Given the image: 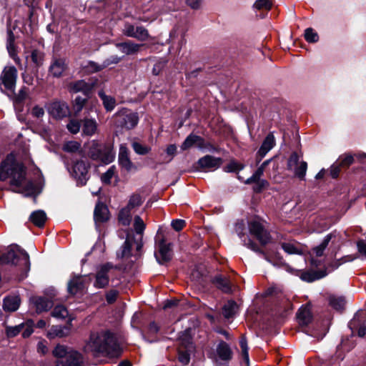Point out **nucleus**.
I'll use <instances>...</instances> for the list:
<instances>
[{
	"label": "nucleus",
	"mask_w": 366,
	"mask_h": 366,
	"mask_svg": "<svg viewBox=\"0 0 366 366\" xmlns=\"http://www.w3.org/2000/svg\"><path fill=\"white\" fill-rule=\"evenodd\" d=\"M26 169L22 164L16 162L12 154L7 155L6 158L0 164V180L5 181L11 178V184L18 187V191L25 196H36L40 192L32 182L24 184Z\"/></svg>",
	"instance_id": "obj_1"
},
{
	"label": "nucleus",
	"mask_w": 366,
	"mask_h": 366,
	"mask_svg": "<svg viewBox=\"0 0 366 366\" xmlns=\"http://www.w3.org/2000/svg\"><path fill=\"white\" fill-rule=\"evenodd\" d=\"M84 351L94 356L117 357L122 353V348L114 333L109 330H102L90 333L84 346Z\"/></svg>",
	"instance_id": "obj_2"
},
{
	"label": "nucleus",
	"mask_w": 366,
	"mask_h": 366,
	"mask_svg": "<svg viewBox=\"0 0 366 366\" xmlns=\"http://www.w3.org/2000/svg\"><path fill=\"white\" fill-rule=\"evenodd\" d=\"M88 155L93 160L108 164L114 159L115 152L112 145L100 144L97 140H93L89 144Z\"/></svg>",
	"instance_id": "obj_3"
},
{
	"label": "nucleus",
	"mask_w": 366,
	"mask_h": 366,
	"mask_svg": "<svg viewBox=\"0 0 366 366\" xmlns=\"http://www.w3.org/2000/svg\"><path fill=\"white\" fill-rule=\"evenodd\" d=\"M19 261L22 262L26 272H28L30 269L29 254L17 245L11 247L1 257L2 263L18 264Z\"/></svg>",
	"instance_id": "obj_4"
},
{
	"label": "nucleus",
	"mask_w": 366,
	"mask_h": 366,
	"mask_svg": "<svg viewBox=\"0 0 366 366\" xmlns=\"http://www.w3.org/2000/svg\"><path fill=\"white\" fill-rule=\"evenodd\" d=\"M248 229L251 235L262 245L269 242L271 237L269 233L264 228V222L260 219H254L248 222Z\"/></svg>",
	"instance_id": "obj_5"
},
{
	"label": "nucleus",
	"mask_w": 366,
	"mask_h": 366,
	"mask_svg": "<svg viewBox=\"0 0 366 366\" xmlns=\"http://www.w3.org/2000/svg\"><path fill=\"white\" fill-rule=\"evenodd\" d=\"M16 77L17 70L14 66L5 67L2 71L1 81L3 87H1V90L8 96H12L14 94Z\"/></svg>",
	"instance_id": "obj_6"
},
{
	"label": "nucleus",
	"mask_w": 366,
	"mask_h": 366,
	"mask_svg": "<svg viewBox=\"0 0 366 366\" xmlns=\"http://www.w3.org/2000/svg\"><path fill=\"white\" fill-rule=\"evenodd\" d=\"M116 123L118 127L131 129L134 128L139 122V117L137 113L132 112L127 109H122L115 114Z\"/></svg>",
	"instance_id": "obj_7"
},
{
	"label": "nucleus",
	"mask_w": 366,
	"mask_h": 366,
	"mask_svg": "<svg viewBox=\"0 0 366 366\" xmlns=\"http://www.w3.org/2000/svg\"><path fill=\"white\" fill-rule=\"evenodd\" d=\"M89 165L83 160L77 161L73 165L69 172L76 180L78 184L84 185L89 179L88 169Z\"/></svg>",
	"instance_id": "obj_8"
},
{
	"label": "nucleus",
	"mask_w": 366,
	"mask_h": 366,
	"mask_svg": "<svg viewBox=\"0 0 366 366\" xmlns=\"http://www.w3.org/2000/svg\"><path fill=\"white\" fill-rule=\"evenodd\" d=\"M113 268L112 264L107 263L97 267L94 287L98 289L106 287L109 282V272Z\"/></svg>",
	"instance_id": "obj_9"
},
{
	"label": "nucleus",
	"mask_w": 366,
	"mask_h": 366,
	"mask_svg": "<svg viewBox=\"0 0 366 366\" xmlns=\"http://www.w3.org/2000/svg\"><path fill=\"white\" fill-rule=\"evenodd\" d=\"M123 34L128 37L134 38L139 41H146L149 37L148 30L144 26H134L131 24H126L124 25Z\"/></svg>",
	"instance_id": "obj_10"
},
{
	"label": "nucleus",
	"mask_w": 366,
	"mask_h": 366,
	"mask_svg": "<svg viewBox=\"0 0 366 366\" xmlns=\"http://www.w3.org/2000/svg\"><path fill=\"white\" fill-rule=\"evenodd\" d=\"M245 230V224L243 220L238 221L236 222L234 225V231L238 235V237L244 242V245H245L247 248L250 249L251 250L254 251L256 252H259L265 256L264 253L259 249L257 244L255 242H254L249 238L246 239Z\"/></svg>",
	"instance_id": "obj_11"
},
{
	"label": "nucleus",
	"mask_w": 366,
	"mask_h": 366,
	"mask_svg": "<svg viewBox=\"0 0 366 366\" xmlns=\"http://www.w3.org/2000/svg\"><path fill=\"white\" fill-rule=\"evenodd\" d=\"M129 151L125 144H121L118 155V162L122 169L129 172L136 170L137 167L129 158Z\"/></svg>",
	"instance_id": "obj_12"
},
{
	"label": "nucleus",
	"mask_w": 366,
	"mask_h": 366,
	"mask_svg": "<svg viewBox=\"0 0 366 366\" xmlns=\"http://www.w3.org/2000/svg\"><path fill=\"white\" fill-rule=\"evenodd\" d=\"M48 112L56 119H61L69 114V109L65 102H54L47 107Z\"/></svg>",
	"instance_id": "obj_13"
},
{
	"label": "nucleus",
	"mask_w": 366,
	"mask_h": 366,
	"mask_svg": "<svg viewBox=\"0 0 366 366\" xmlns=\"http://www.w3.org/2000/svg\"><path fill=\"white\" fill-rule=\"evenodd\" d=\"M158 252L155 254L157 260L160 264L169 262L172 259V250L170 244H166L164 239L160 240L158 244Z\"/></svg>",
	"instance_id": "obj_14"
},
{
	"label": "nucleus",
	"mask_w": 366,
	"mask_h": 366,
	"mask_svg": "<svg viewBox=\"0 0 366 366\" xmlns=\"http://www.w3.org/2000/svg\"><path fill=\"white\" fill-rule=\"evenodd\" d=\"M82 357L79 352L70 350L68 355L61 360L56 362V366H81Z\"/></svg>",
	"instance_id": "obj_15"
},
{
	"label": "nucleus",
	"mask_w": 366,
	"mask_h": 366,
	"mask_svg": "<svg viewBox=\"0 0 366 366\" xmlns=\"http://www.w3.org/2000/svg\"><path fill=\"white\" fill-rule=\"evenodd\" d=\"M134 229L137 233V235L139 237H135L134 243L136 250L137 252L140 251L143 243H142V234L145 229L146 224H144L143 219L139 216H135L134 219Z\"/></svg>",
	"instance_id": "obj_16"
},
{
	"label": "nucleus",
	"mask_w": 366,
	"mask_h": 366,
	"mask_svg": "<svg viewBox=\"0 0 366 366\" xmlns=\"http://www.w3.org/2000/svg\"><path fill=\"white\" fill-rule=\"evenodd\" d=\"M93 85L86 82L84 80H77L71 81L68 85V89L70 92H81L86 97H88L92 90Z\"/></svg>",
	"instance_id": "obj_17"
},
{
	"label": "nucleus",
	"mask_w": 366,
	"mask_h": 366,
	"mask_svg": "<svg viewBox=\"0 0 366 366\" xmlns=\"http://www.w3.org/2000/svg\"><path fill=\"white\" fill-rule=\"evenodd\" d=\"M281 247L288 254L302 255L306 251L303 245L294 240L282 242Z\"/></svg>",
	"instance_id": "obj_18"
},
{
	"label": "nucleus",
	"mask_w": 366,
	"mask_h": 366,
	"mask_svg": "<svg viewBox=\"0 0 366 366\" xmlns=\"http://www.w3.org/2000/svg\"><path fill=\"white\" fill-rule=\"evenodd\" d=\"M109 218V212L107 207L102 202H98L94 212V219L97 227L98 224L107 221Z\"/></svg>",
	"instance_id": "obj_19"
},
{
	"label": "nucleus",
	"mask_w": 366,
	"mask_h": 366,
	"mask_svg": "<svg viewBox=\"0 0 366 366\" xmlns=\"http://www.w3.org/2000/svg\"><path fill=\"white\" fill-rule=\"evenodd\" d=\"M222 159L220 158L214 157L210 155H206L200 158L198 161V164L200 168L204 169L214 170L220 167Z\"/></svg>",
	"instance_id": "obj_20"
},
{
	"label": "nucleus",
	"mask_w": 366,
	"mask_h": 366,
	"mask_svg": "<svg viewBox=\"0 0 366 366\" xmlns=\"http://www.w3.org/2000/svg\"><path fill=\"white\" fill-rule=\"evenodd\" d=\"M275 144L274 137L269 133L263 141L257 153V162H260L262 159L273 148Z\"/></svg>",
	"instance_id": "obj_21"
},
{
	"label": "nucleus",
	"mask_w": 366,
	"mask_h": 366,
	"mask_svg": "<svg viewBox=\"0 0 366 366\" xmlns=\"http://www.w3.org/2000/svg\"><path fill=\"white\" fill-rule=\"evenodd\" d=\"M142 44H136L132 41L121 42L116 44V47L118 48L122 53L126 55H132L137 54Z\"/></svg>",
	"instance_id": "obj_22"
},
{
	"label": "nucleus",
	"mask_w": 366,
	"mask_h": 366,
	"mask_svg": "<svg viewBox=\"0 0 366 366\" xmlns=\"http://www.w3.org/2000/svg\"><path fill=\"white\" fill-rule=\"evenodd\" d=\"M31 302L38 313L48 311L53 306V302L50 300L42 297H34L31 299Z\"/></svg>",
	"instance_id": "obj_23"
},
{
	"label": "nucleus",
	"mask_w": 366,
	"mask_h": 366,
	"mask_svg": "<svg viewBox=\"0 0 366 366\" xmlns=\"http://www.w3.org/2000/svg\"><path fill=\"white\" fill-rule=\"evenodd\" d=\"M84 287V280L80 275H74L68 282V291L72 295L82 292Z\"/></svg>",
	"instance_id": "obj_24"
},
{
	"label": "nucleus",
	"mask_w": 366,
	"mask_h": 366,
	"mask_svg": "<svg viewBox=\"0 0 366 366\" xmlns=\"http://www.w3.org/2000/svg\"><path fill=\"white\" fill-rule=\"evenodd\" d=\"M67 64L64 59H54L50 66L49 73L54 77H59L66 70Z\"/></svg>",
	"instance_id": "obj_25"
},
{
	"label": "nucleus",
	"mask_w": 366,
	"mask_h": 366,
	"mask_svg": "<svg viewBox=\"0 0 366 366\" xmlns=\"http://www.w3.org/2000/svg\"><path fill=\"white\" fill-rule=\"evenodd\" d=\"M134 240V237L128 234L120 250L117 252V257L120 259L129 257L132 247H135Z\"/></svg>",
	"instance_id": "obj_26"
},
{
	"label": "nucleus",
	"mask_w": 366,
	"mask_h": 366,
	"mask_svg": "<svg viewBox=\"0 0 366 366\" xmlns=\"http://www.w3.org/2000/svg\"><path fill=\"white\" fill-rule=\"evenodd\" d=\"M362 314L357 313L354 318L350 322L349 327L352 330H357L359 337H364L366 335V325L365 323L360 324L361 320L365 321V317H361Z\"/></svg>",
	"instance_id": "obj_27"
},
{
	"label": "nucleus",
	"mask_w": 366,
	"mask_h": 366,
	"mask_svg": "<svg viewBox=\"0 0 366 366\" xmlns=\"http://www.w3.org/2000/svg\"><path fill=\"white\" fill-rule=\"evenodd\" d=\"M298 322L302 326H307L312 320V315L310 307L308 305L302 306L297 314Z\"/></svg>",
	"instance_id": "obj_28"
},
{
	"label": "nucleus",
	"mask_w": 366,
	"mask_h": 366,
	"mask_svg": "<svg viewBox=\"0 0 366 366\" xmlns=\"http://www.w3.org/2000/svg\"><path fill=\"white\" fill-rule=\"evenodd\" d=\"M216 352L219 358L223 361H229L232 359V350L229 345L224 341H220L219 342L217 346Z\"/></svg>",
	"instance_id": "obj_29"
},
{
	"label": "nucleus",
	"mask_w": 366,
	"mask_h": 366,
	"mask_svg": "<svg viewBox=\"0 0 366 366\" xmlns=\"http://www.w3.org/2000/svg\"><path fill=\"white\" fill-rule=\"evenodd\" d=\"M70 327L67 326L55 325L52 326L47 332V337L54 339L56 337H64L69 335Z\"/></svg>",
	"instance_id": "obj_30"
},
{
	"label": "nucleus",
	"mask_w": 366,
	"mask_h": 366,
	"mask_svg": "<svg viewBox=\"0 0 366 366\" xmlns=\"http://www.w3.org/2000/svg\"><path fill=\"white\" fill-rule=\"evenodd\" d=\"M98 129V124L94 119L86 118L83 120L82 132L86 136L94 135Z\"/></svg>",
	"instance_id": "obj_31"
},
{
	"label": "nucleus",
	"mask_w": 366,
	"mask_h": 366,
	"mask_svg": "<svg viewBox=\"0 0 366 366\" xmlns=\"http://www.w3.org/2000/svg\"><path fill=\"white\" fill-rule=\"evenodd\" d=\"M203 144V139L199 136L190 134L184 141V142L181 145V149L182 150H187L194 146V144H197L199 148H202Z\"/></svg>",
	"instance_id": "obj_32"
},
{
	"label": "nucleus",
	"mask_w": 366,
	"mask_h": 366,
	"mask_svg": "<svg viewBox=\"0 0 366 366\" xmlns=\"http://www.w3.org/2000/svg\"><path fill=\"white\" fill-rule=\"evenodd\" d=\"M98 95L107 112H112L115 108L116 99L114 97L110 95H107L103 90L99 91L98 92Z\"/></svg>",
	"instance_id": "obj_33"
},
{
	"label": "nucleus",
	"mask_w": 366,
	"mask_h": 366,
	"mask_svg": "<svg viewBox=\"0 0 366 366\" xmlns=\"http://www.w3.org/2000/svg\"><path fill=\"white\" fill-rule=\"evenodd\" d=\"M20 299L18 296L7 297L4 299L3 308L5 311L14 312L19 307Z\"/></svg>",
	"instance_id": "obj_34"
},
{
	"label": "nucleus",
	"mask_w": 366,
	"mask_h": 366,
	"mask_svg": "<svg viewBox=\"0 0 366 366\" xmlns=\"http://www.w3.org/2000/svg\"><path fill=\"white\" fill-rule=\"evenodd\" d=\"M46 219L45 212L41 209L33 212L29 217L30 221L39 227H44Z\"/></svg>",
	"instance_id": "obj_35"
},
{
	"label": "nucleus",
	"mask_w": 366,
	"mask_h": 366,
	"mask_svg": "<svg viewBox=\"0 0 366 366\" xmlns=\"http://www.w3.org/2000/svg\"><path fill=\"white\" fill-rule=\"evenodd\" d=\"M212 282L224 292L228 293L232 291L229 281L221 274L215 276Z\"/></svg>",
	"instance_id": "obj_36"
},
{
	"label": "nucleus",
	"mask_w": 366,
	"mask_h": 366,
	"mask_svg": "<svg viewBox=\"0 0 366 366\" xmlns=\"http://www.w3.org/2000/svg\"><path fill=\"white\" fill-rule=\"evenodd\" d=\"M332 237V233L327 234L323 239L322 242L319 245L313 248V253L316 255V257H322L323 255L324 251L328 246Z\"/></svg>",
	"instance_id": "obj_37"
},
{
	"label": "nucleus",
	"mask_w": 366,
	"mask_h": 366,
	"mask_svg": "<svg viewBox=\"0 0 366 366\" xmlns=\"http://www.w3.org/2000/svg\"><path fill=\"white\" fill-rule=\"evenodd\" d=\"M237 310V305L233 300L228 301L223 307L222 313L225 318H230L234 315Z\"/></svg>",
	"instance_id": "obj_38"
},
{
	"label": "nucleus",
	"mask_w": 366,
	"mask_h": 366,
	"mask_svg": "<svg viewBox=\"0 0 366 366\" xmlns=\"http://www.w3.org/2000/svg\"><path fill=\"white\" fill-rule=\"evenodd\" d=\"M326 273L324 272H304L301 274V279L307 282H312L324 277Z\"/></svg>",
	"instance_id": "obj_39"
},
{
	"label": "nucleus",
	"mask_w": 366,
	"mask_h": 366,
	"mask_svg": "<svg viewBox=\"0 0 366 366\" xmlns=\"http://www.w3.org/2000/svg\"><path fill=\"white\" fill-rule=\"evenodd\" d=\"M118 219L123 225H129L132 221V210L127 207L122 208L119 213Z\"/></svg>",
	"instance_id": "obj_40"
},
{
	"label": "nucleus",
	"mask_w": 366,
	"mask_h": 366,
	"mask_svg": "<svg viewBox=\"0 0 366 366\" xmlns=\"http://www.w3.org/2000/svg\"><path fill=\"white\" fill-rule=\"evenodd\" d=\"M14 37L12 32L10 31L8 32V39L6 43V48L9 55L15 60L19 61V58L16 56V50L14 44Z\"/></svg>",
	"instance_id": "obj_41"
},
{
	"label": "nucleus",
	"mask_w": 366,
	"mask_h": 366,
	"mask_svg": "<svg viewBox=\"0 0 366 366\" xmlns=\"http://www.w3.org/2000/svg\"><path fill=\"white\" fill-rule=\"evenodd\" d=\"M329 302L330 306L336 310H342L345 305V299L342 297L330 296Z\"/></svg>",
	"instance_id": "obj_42"
},
{
	"label": "nucleus",
	"mask_w": 366,
	"mask_h": 366,
	"mask_svg": "<svg viewBox=\"0 0 366 366\" xmlns=\"http://www.w3.org/2000/svg\"><path fill=\"white\" fill-rule=\"evenodd\" d=\"M70 350H69V348L64 345H57L54 349L52 353L54 357L59 358V360H61L64 359L68 355Z\"/></svg>",
	"instance_id": "obj_43"
},
{
	"label": "nucleus",
	"mask_w": 366,
	"mask_h": 366,
	"mask_svg": "<svg viewBox=\"0 0 366 366\" xmlns=\"http://www.w3.org/2000/svg\"><path fill=\"white\" fill-rule=\"evenodd\" d=\"M83 68L88 73L97 72L104 69L103 63L102 64H99L92 61H88L85 62V64L83 65Z\"/></svg>",
	"instance_id": "obj_44"
},
{
	"label": "nucleus",
	"mask_w": 366,
	"mask_h": 366,
	"mask_svg": "<svg viewBox=\"0 0 366 366\" xmlns=\"http://www.w3.org/2000/svg\"><path fill=\"white\" fill-rule=\"evenodd\" d=\"M239 345L242 350V355L244 361L249 365V348L247 346V341L244 336H242L239 340Z\"/></svg>",
	"instance_id": "obj_45"
},
{
	"label": "nucleus",
	"mask_w": 366,
	"mask_h": 366,
	"mask_svg": "<svg viewBox=\"0 0 366 366\" xmlns=\"http://www.w3.org/2000/svg\"><path fill=\"white\" fill-rule=\"evenodd\" d=\"M307 169V162L305 161H301L300 162V164L297 167L293 168V169L291 170L294 172L295 175L299 179H304L306 174Z\"/></svg>",
	"instance_id": "obj_46"
},
{
	"label": "nucleus",
	"mask_w": 366,
	"mask_h": 366,
	"mask_svg": "<svg viewBox=\"0 0 366 366\" xmlns=\"http://www.w3.org/2000/svg\"><path fill=\"white\" fill-rule=\"evenodd\" d=\"M307 169V162L305 161H301L300 162V164L297 167L293 168V169L291 170L294 172L295 175L299 179H304L306 174Z\"/></svg>",
	"instance_id": "obj_47"
},
{
	"label": "nucleus",
	"mask_w": 366,
	"mask_h": 366,
	"mask_svg": "<svg viewBox=\"0 0 366 366\" xmlns=\"http://www.w3.org/2000/svg\"><path fill=\"white\" fill-rule=\"evenodd\" d=\"M307 169V162L305 161H301L300 162V164L297 167L293 168V169L291 170L294 172L295 175L299 179H304L306 174Z\"/></svg>",
	"instance_id": "obj_48"
},
{
	"label": "nucleus",
	"mask_w": 366,
	"mask_h": 366,
	"mask_svg": "<svg viewBox=\"0 0 366 366\" xmlns=\"http://www.w3.org/2000/svg\"><path fill=\"white\" fill-rule=\"evenodd\" d=\"M51 314H52V316L56 318L64 319L68 316L69 312L64 306L57 305L54 307Z\"/></svg>",
	"instance_id": "obj_49"
},
{
	"label": "nucleus",
	"mask_w": 366,
	"mask_h": 366,
	"mask_svg": "<svg viewBox=\"0 0 366 366\" xmlns=\"http://www.w3.org/2000/svg\"><path fill=\"white\" fill-rule=\"evenodd\" d=\"M142 199L141 196L137 194H134L130 197L129 202L126 207L132 210L136 207H139L142 204Z\"/></svg>",
	"instance_id": "obj_50"
},
{
	"label": "nucleus",
	"mask_w": 366,
	"mask_h": 366,
	"mask_svg": "<svg viewBox=\"0 0 366 366\" xmlns=\"http://www.w3.org/2000/svg\"><path fill=\"white\" fill-rule=\"evenodd\" d=\"M25 327L24 323L19 324L14 327H6V334L8 337H13L16 336L23 330Z\"/></svg>",
	"instance_id": "obj_51"
},
{
	"label": "nucleus",
	"mask_w": 366,
	"mask_h": 366,
	"mask_svg": "<svg viewBox=\"0 0 366 366\" xmlns=\"http://www.w3.org/2000/svg\"><path fill=\"white\" fill-rule=\"evenodd\" d=\"M305 38L309 43H316L319 40L318 34L312 28H307L305 29Z\"/></svg>",
	"instance_id": "obj_52"
},
{
	"label": "nucleus",
	"mask_w": 366,
	"mask_h": 366,
	"mask_svg": "<svg viewBox=\"0 0 366 366\" xmlns=\"http://www.w3.org/2000/svg\"><path fill=\"white\" fill-rule=\"evenodd\" d=\"M31 59L36 66L42 65L44 61V54L38 50H34L31 54Z\"/></svg>",
	"instance_id": "obj_53"
},
{
	"label": "nucleus",
	"mask_w": 366,
	"mask_h": 366,
	"mask_svg": "<svg viewBox=\"0 0 366 366\" xmlns=\"http://www.w3.org/2000/svg\"><path fill=\"white\" fill-rule=\"evenodd\" d=\"M264 169L262 168V167H259L257 170L254 172V174L248 178L245 181L246 184H250L254 182V181H257L258 179H261V177L264 174Z\"/></svg>",
	"instance_id": "obj_54"
},
{
	"label": "nucleus",
	"mask_w": 366,
	"mask_h": 366,
	"mask_svg": "<svg viewBox=\"0 0 366 366\" xmlns=\"http://www.w3.org/2000/svg\"><path fill=\"white\" fill-rule=\"evenodd\" d=\"M300 162L301 161L300 159V157L297 154V153H296V152L292 153L290 155V157L288 159V162H287L288 169H293V168L297 167L300 164Z\"/></svg>",
	"instance_id": "obj_55"
},
{
	"label": "nucleus",
	"mask_w": 366,
	"mask_h": 366,
	"mask_svg": "<svg viewBox=\"0 0 366 366\" xmlns=\"http://www.w3.org/2000/svg\"><path fill=\"white\" fill-rule=\"evenodd\" d=\"M354 161V158L350 154H345L337 160V163L341 167H349L352 164Z\"/></svg>",
	"instance_id": "obj_56"
},
{
	"label": "nucleus",
	"mask_w": 366,
	"mask_h": 366,
	"mask_svg": "<svg viewBox=\"0 0 366 366\" xmlns=\"http://www.w3.org/2000/svg\"><path fill=\"white\" fill-rule=\"evenodd\" d=\"M132 148L137 154L140 155L146 154L151 150L150 147L144 146L138 142H133Z\"/></svg>",
	"instance_id": "obj_57"
},
{
	"label": "nucleus",
	"mask_w": 366,
	"mask_h": 366,
	"mask_svg": "<svg viewBox=\"0 0 366 366\" xmlns=\"http://www.w3.org/2000/svg\"><path fill=\"white\" fill-rule=\"evenodd\" d=\"M81 144L76 141H70L64 145V150L67 152H75L80 149Z\"/></svg>",
	"instance_id": "obj_58"
},
{
	"label": "nucleus",
	"mask_w": 366,
	"mask_h": 366,
	"mask_svg": "<svg viewBox=\"0 0 366 366\" xmlns=\"http://www.w3.org/2000/svg\"><path fill=\"white\" fill-rule=\"evenodd\" d=\"M86 102V98H82L79 96L75 98L74 103V110L76 114L79 113L82 110Z\"/></svg>",
	"instance_id": "obj_59"
},
{
	"label": "nucleus",
	"mask_w": 366,
	"mask_h": 366,
	"mask_svg": "<svg viewBox=\"0 0 366 366\" xmlns=\"http://www.w3.org/2000/svg\"><path fill=\"white\" fill-rule=\"evenodd\" d=\"M243 169L242 164L235 161H231L225 167L224 171L227 172H237Z\"/></svg>",
	"instance_id": "obj_60"
},
{
	"label": "nucleus",
	"mask_w": 366,
	"mask_h": 366,
	"mask_svg": "<svg viewBox=\"0 0 366 366\" xmlns=\"http://www.w3.org/2000/svg\"><path fill=\"white\" fill-rule=\"evenodd\" d=\"M357 248L360 256L366 260V240L360 239L357 242Z\"/></svg>",
	"instance_id": "obj_61"
},
{
	"label": "nucleus",
	"mask_w": 366,
	"mask_h": 366,
	"mask_svg": "<svg viewBox=\"0 0 366 366\" xmlns=\"http://www.w3.org/2000/svg\"><path fill=\"white\" fill-rule=\"evenodd\" d=\"M66 127L71 133L77 134L80 130L81 124L79 121L72 119L68 123Z\"/></svg>",
	"instance_id": "obj_62"
},
{
	"label": "nucleus",
	"mask_w": 366,
	"mask_h": 366,
	"mask_svg": "<svg viewBox=\"0 0 366 366\" xmlns=\"http://www.w3.org/2000/svg\"><path fill=\"white\" fill-rule=\"evenodd\" d=\"M115 172L114 167H111L102 176V181L104 183L109 184L111 182Z\"/></svg>",
	"instance_id": "obj_63"
},
{
	"label": "nucleus",
	"mask_w": 366,
	"mask_h": 366,
	"mask_svg": "<svg viewBox=\"0 0 366 366\" xmlns=\"http://www.w3.org/2000/svg\"><path fill=\"white\" fill-rule=\"evenodd\" d=\"M254 183H255V185L254 186L253 189L255 192H260L264 188L269 185L268 182L262 179L254 181Z\"/></svg>",
	"instance_id": "obj_64"
}]
</instances>
